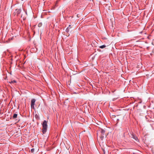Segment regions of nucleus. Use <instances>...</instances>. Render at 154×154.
<instances>
[{
  "label": "nucleus",
  "instance_id": "f257e3e1",
  "mask_svg": "<svg viewBox=\"0 0 154 154\" xmlns=\"http://www.w3.org/2000/svg\"><path fill=\"white\" fill-rule=\"evenodd\" d=\"M42 125L43 127V128L42 129V131L44 134L46 132L47 128V122L46 120H44L43 122Z\"/></svg>",
  "mask_w": 154,
  "mask_h": 154
},
{
  "label": "nucleus",
  "instance_id": "423d86ee",
  "mask_svg": "<svg viewBox=\"0 0 154 154\" xmlns=\"http://www.w3.org/2000/svg\"><path fill=\"white\" fill-rule=\"evenodd\" d=\"M16 11L17 12V16L19 15L20 14V13H21V9H16Z\"/></svg>",
  "mask_w": 154,
  "mask_h": 154
},
{
  "label": "nucleus",
  "instance_id": "f8f14e48",
  "mask_svg": "<svg viewBox=\"0 0 154 154\" xmlns=\"http://www.w3.org/2000/svg\"><path fill=\"white\" fill-rule=\"evenodd\" d=\"M117 123L118 122V121H119V119H117Z\"/></svg>",
  "mask_w": 154,
  "mask_h": 154
},
{
  "label": "nucleus",
  "instance_id": "20e7f679",
  "mask_svg": "<svg viewBox=\"0 0 154 154\" xmlns=\"http://www.w3.org/2000/svg\"><path fill=\"white\" fill-rule=\"evenodd\" d=\"M131 137L134 139L136 141H138V139L137 137L134 134H131Z\"/></svg>",
  "mask_w": 154,
  "mask_h": 154
},
{
  "label": "nucleus",
  "instance_id": "9b49d317",
  "mask_svg": "<svg viewBox=\"0 0 154 154\" xmlns=\"http://www.w3.org/2000/svg\"><path fill=\"white\" fill-rule=\"evenodd\" d=\"M31 152L32 153L34 151V149L33 148L31 150Z\"/></svg>",
  "mask_w": 154,
  "mask_h": 154
},
{
  "label": "nucleus",
  "instance_id": "0eeeda50",
  "mask_svg": "<svg viewBox=\"0 0 154 154\" xmlns=\"http://www.w3.org/2000/svg\"><path fill=\"white\" fill-rule=\"evenodd\" d=\"M17 114H14L13 116V119H15V118H17Z\"/></svg>",
  "mask_w": 154,
  "mask_h": 154
},
{
  "label": "nucleus",
  "instance_id": "9d476101",
  "mask_svg": "<svg viewBox=\"0 0 154 154\" xmlns=\"http://www.w3.org/2000/svg\"><path fill=\"white\" fill-rule=\"evenodd\" d=\"M42 25V23H39L38 24V26L39 27H41Z\"/></svg>",
  "mask_w": 154,
  "mask_h": 154
},
{
  "label": "nucleus",
  "instance_id": "6e6552de",
  "mask_svg": "<svg viewBox=\"0 0 154 154\" xmlns=\"http://www.w3.org/2000/svg\"><path fill=\"white\" fill-rule=\"evenodd\" d=\"M11 84H14L16 82L15 80H14L13 81H11V82H9Z\"/></svg>",
  "mask_w": 154,
  "mask_h": 154
},
{
  "label": "nucleus",
  "instance_id": "7ed1b4c3",
  "mask_svg": "<svg viewBox=\"0 0 154 154\" xmlns=\"http://www.w3.org/2000/svg\"><path fill=\"white\" fill-rule=\"evenodd\" d=\"M35 100L34 99H33L31 100V104L32 108L34 109V105L35 104Z\"/></svg>",
  "mask_w": 154,
  "mask_h": 154
},
{
  "label": "nucleus",
  "instance_id": "39448f33",
  "mask_svg": "<svg viewBox=\"0 0 154 154\" xmlns=\"http://www.w3.org/2000/svg\"><path fill=\"white\" fill-rule=\"evenodd\" d=\"M72 28V27L70 25H69V26L66 28V31L67 32H69L70 30Z\"/></svg>",
  "mask_w": 154,
  "mask_h": 154
},
{
  "label": "nucleus",
  "instance_id": "f03ea898",
  "mask_svg": "<svg viewBox=\"0 0 154 154\" xmlns=\"http://www.w3.org/2000/svg\"><path fill=\"white\" fill-rule=\"evenodd\" d=\"M101 133V135L100 136V138L101 140H102L104 136V134L105 133V130L101 129L100 131Z\"/></svg>",
  "mask_w": 154,
  "mask_h": 154
},
{
  "label": "nucleus",
  "instance_id": "1a4fd4ad",
  "mask_svg": "<svg viewBox=\"0 0 154 154\" xmlns=\"http://www.w3.org/2000/svg\"><path fill=\"white\" fill-rule=\"evenodd\" d=\"M106 47V46L105 45H103L102 46H101L100 47V48H105Z\"/></svg>",
  "mask_w": 154,
  "mask_h": 154
}]
</instances>
